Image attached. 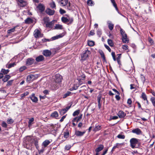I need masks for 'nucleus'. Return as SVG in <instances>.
I'll return each instance as SVG.
<instances>
[{
    "label": "nucleus",
    "instance_id": "nucleus-41",
    "mask_svg": "<svg viewBox=\"0 0 155 155\" xmlns=\"http://www.w3.org/2000/svg\"><path fill=\"white\" fill-rule=\"evenodd\" d=\"M80 110H76L73 113V115L75 116L76 115H78L80 113Z\"/></svg>",
    "mask_w": 155,
    "mask_h": 155
},
{
    "label": "nucleus",
    "instance_id": "nucleus-17",
    "mask_svg": "<svg viewBox=\"0 0 155 155\" xmlns=\"http://www.w3.org/2000/svg\"><path fill=\"white\" fill-rule=\"evenodd\" d=\"M85 131H76L75 132V135L78 137L82 136L85 133Z\"/></svg>",
    "mask_w": 155,
    "mask_h": 155
},
{
    "label": "nucleus",
    "instance_id": "nucleus-40",
    "mask_svg": "<svg viewBox=\"0 0 155 155\" xmlns=\"http://www.w3.org/2000/svg\"><path fill=\"white\" fill-rule=\"evenodd\" d=\"M61 20L64 23H66L68 22V19L67 18L64 17H63L61 18Z\"/></svg>",
    "mask_w": 155,
    "mask_h": 155
},
{
    "label": "nucleus",
    "instance_id": "nucleus-27",
    "mask_svg": "<svg viewBox=\"0 0 155 155\" xmlns=\"http://www.w3.org/2000/svg\"><path fill=\"white\" fill-rule=\"evenodd\" d=\"M110 1L112 3L113 6L115 8L116 10L117 11H118V9L117 7V4H116L115 0H110Z\"/></svg>",
    "mask_w": 155,
    "mask_h": 155
},
{
    "label": "nucleus",
    "instance_id": "nucleus-15",
    "mask_svg": "<svg viewBox=\"0 0 155 155\" xmlns=\"http://www.w3.org/2000/svg\"><path fill=\"white\" fill-rule=\"evenodd\" d=\"M37 7L41 12L44 11L45 8V6L41 4H39Z\"/></svg>",
    "mask_w": 155,
    "mask_h": 155
},
{
    "label": "nucleus",
    "instance_id": "nucleus-36",
    "mask_svg": "<svg viewBox=\"0 0 155 155\" xmlns=\"http://www.w3.org/2000/svg\"><path fill=\"white\" fill-rule=\"evenodd\" d=\"M107 42L108 45L111 47H113L114 46V44L112 41L110 39H108L107 40Z\"/></svg>",
    "mask_w": 155,
    "mask_h": 155
},
{
    "label": "nucleus",
    "instance_id": "nucleus-50",
    "mask_svg": "<svg viewBox=\"0 0 155 155\" xmlns=\"http://www.w3.org/2000/svg\"><path fill=\"white\" fill-rule=\"evenodd\" d=\"M101 31L100 29H98L97 31V34L99 37H101Z\"/></svg>",
    "mask_w": 155,
    "mask_h": 155
},
{
    "label": "nucleus",
    "instance_id": "nucleus-52",
    "mask_svg": "<svg viewBox=\"0 0 155 155\" xmlns=\"http://www.w3.org/2000/svg\"><path fill=\"white\" fill-rule=\"evenodd\" d=\"M73 18H69L68 19V24H71L73 21Z\"/></svg>",
    "mask_w": 155,
    "mask_h": 155
},
{
    "label": "nucleus",
    "instance_id": "nucleus-44",
    "mask_svg": "<svg viewBox=\"0 0 155 155\" xmlns=\"http://www.w3.org/2000/svg\"><path fill=\"white\" fill-rule=\"evenodd\" d=\"M117 137L119 139H124L125 138V136L119 134L117 136Z\"/></svg>",
    "mask_w": 155,
    "mask_h": 155
},
{
    "label": "nucleus",
    "instance_id": "nucleus-48",
    "mask_svg": "<svg viewBox=\"0 0 155 155\" xmlns=\"http://www.w3.org/2000/svg\"><path fill=\"white\" fill-rule=\"evenodd\" d=\"M7 122L8 124H11L13 123L14 120L12 119H8L7 120Z\"/></svg>",
    "mask_w": 155,
    "mask_h": 155
},
{
    "label": "nucleus",
    "instance_id": "nucleus-12",
    "mask_svg": "<svg viewBox=\"0 0 155 155\" xmlns=\"http://www.w3.org/2000/svg\"><path fill=\"white\" fill-rule=\"evenodd\" d=\"M132 132L136 134L137 135H140L141 134L142 131L141 130L138 128H137L133 130Z\"/></svg>",
    "mask_w": 155,
    "mask_h": 155
},
{
    "label": "nucleus",
    "instance_id": "nucleus-18",
    "mask_svg": "<svg viewBox=\"0 0 155 155\" xmlns=\"http://www.w3.org/2000/svg\"><path fill=\"white\" fill-rule=\"evenodd\" d=\"M118 115L120 118H122L125 116L126 114L123 111L120 110L119 111Z\"/></svg>",
    "mask_w": 155,
    "mask_h": 155
},
{
    "label": "nucleus",
    "instance_id": "nucleus-60",
    "mask_svg": "<svg viewBox=\"0 0 155 155\" xmlns=\"http://www.w3.org/2000/svg\"><path fill=\"white\" fill-rule=\"evenodd\" d=\"M104 46H105V48L107 49L110 52H111V49L108 45H105Z\"/></svg>",
    "mask_w": 155,
    "mask_h": 155
},
{
    "label": "nucleus",
    "instance_id": "nucleus-2",
    "mask_svg": "<svg viewBox=\"0 0 155 155\" xmlns=\"http://www.w3.org/2000/svg\"><path fill=\"white\" fill-rule=\"evenodd\" d=\"M90 54V52L88 50H87L82 53L81 58L82 60H85L88 57Z\"/></svg>",
    "mask_w": 155,
    "mask_h": 155
},
{
    "label": "nucleus",
    "instance_id": "nucleus-37",
    "mask_svg": "<svg viewBox=\"0 0 155 155\" xmlns=\"http://www.w3.org/2000/svg\"><path fill=\"white\" fill-rule=\"evenodd\" d=\"M16 27H14L13 28H12L10 29H9L7 31V33L8 34H10L12 32H14L15 30V28H16Z\"/></svg>",
    "mask_w": 155,
    "mask_h": 155
},
{
    "label": "nucleus",
    "instance_id": "nucleus-56",
    "mask_svg": "<svg viewBox=\"0 0 155 155\" xmlns=\"http://www.w3.org/2000/svg\"><path fill=\"white\" fill-rule=\"evenodd\" d=\"M122 48L125 50H127L128 49V46L126 45H123Z\"/></svg>",
    "mask_w": 155,
    "mask_h": 155
},
{
    "label": "nucleus",
    "instance_id": "nucleus-62",
    "mask_svg": "<svg viewBox=\"0 0 155 155\" xmlns=\"http://www.w3.org/2000/svg\"><path fill=\"white\" fill-rule=\"evenodd\" d=\"M119 95L120 94H116L115 96V98L117 101H119L120 99V97Z\"/></svg>",
    "mask_w": 155,
    "mask_h": 155
},
{
    "label": "nucleus",
    "instance_id": "nucleus-63",
    "mask_svg": "<svg viewBox=\"0 0 155 155\" xmlns=\"http://www.w3.org/2000/svg\"><path fill=\"white\" fill-rule=\"evenodd\" d=\"M60 12L61 14H63L65 13V11L62 8H60Z\"/></svg>",
    "mask_w": 155,
    "mask_h": 155
},
{
    "label": "nucleus",
    "instance_id": "nucleus-20",
    "mask_svg": "<svg viewBox=\"0 0 155 155\" xmlns=\"http://www.w3.org/2000/svg\"><path fill=\"white\" fill-rule=\"evenodd\" d=\"M107 23L109 29L110 30H112L114 28V25L111 23V21H108L107 22Z\"/></svg>",
    "mask_w": 155,
    "mask_h": 155
},
{
    "label": "nucleus",
    "instance_id": "nucleus-43",
    "mask_svg": "<svg viewBox=\"0 0 155 155\" xmlns=\"http://www.w3.org/2000/svg\"><path fill=\"white\" fill-rule=\"evenodd\" d=\"M29 94V92L26 91L24 93L21 94V98H24L25 96L28 95Z\"/></svg>",
    "mask_w": 155,
    "mask_h": 155
},
{
    "label": "nucleus",
    "instance_id": "nucleus-31",
    "mask_svg": "<svg viewBox=\"0 0 155 155\" xmlns=\"http://www.w3.org/2000/svg\"><path fill=\"white\" fill-rule=\"evenodd\" d=\"M54 29H62V26L59 24H56L54 27Z\"/></svg>",
    "mask_w": 155,
    "mask_h": 155
},
{
    "label": "nucleus",
    "instance_id": "nucleus-59",
    "mask_svg": "<svg viewBox=\"0 0 155 155\" xmlns=\"http://www.w3.org/2000/svg\"><path fill=\"white\" fill-rule=\"evenodd\" d=\"M118 144H119V143H117L116 144V146H114L113 147L111 150V152H112V153L114 151V150L117 147V145Z\"/></svg>",
    "mask_w": 155,
    "mask_h": 155
},
{
    "label": "nucleus",
    "instance_id": "nucleus-23",
    "mask_svg": "<svg viewBox=\"0 0 155 155\" xmlns=\"http://www.w3.org/2000/svg\"><path fill=\"white\" fill-rule=\"evenodd\" d=\"M82 114H81L78 117H75L73 119V121H76L77 123L79 121L81 120V119L82 117Z\"/></svg>",
    "mask_w": 155,
    "mask_h": 155
},
{
    "label": "nucleus",
    "instance_id": "nucleus-1",
    "mask_svg": "<svg viewBox=\"0 0 155 155\" xmlns=\"http://www.w3.org/2000/svg\"><path fill=\"white\" fill-rule=\"evenodd\" d=\"M139 140L136 138H132L130 140V146L132 148L135 147L136 144L139 143Z\"/></svg>",
    "mask_w": 155,
    "mask_h": 155
},
{
    "label": "nucleus",
    "instance_id": "nucleus-14",
    "mask_svg": "<svg viewBox=\"0 0 155 155\" xmlns=\"http://www.w3.org/2000/svg\"><path fill=\"white\" fill-rule=\"evenodd\" d=\"M65 34L64 33H62L59 35H57L56 36H54L51 38L52 40H55L58 38H61L64 36Z\"/></svg>",
    "mask_w": 155,
    "mask_h": 155
},
{
    "label": "nucleus",
    "instance_id": "nucleus-19",
    "mask_svg": "<svg viewBox=\"0 0 155 155\" xmlns=\"http://www.w3.org/2000/svg\"><path fill=\"white\" fill-rule=\"evenodd\" d=\"M68 110V107H66L64 109L59 110V112L60 114L61 115L64 114Z\"/></svg>",
    "mask_w": 155,
    "mask_h": 155
},
{
    "label": "nucleus",
    "instance_id": "nucleus-13",
    "mask_svg": "<svg viewBox=\"0 0 155 155\" xmlns=\"http://www.w3.org/2000/svg\"><path fill=\"white\" fill-rule=\"evenodd\" d=\"M104 148V146L102 144H100L98 146V147L96 148L95 151L97 153L101 151Z\"/></svg>",
    "mask_w": 155,
    "mask_h": 155
},
{
    "label": "nucleus",
    "instance_id": "nucleus-61",
    "mask_svg": "<svg viewBox=\"0 0 155 155\" xmlns=\"http://www.w3.org/2000/svg\"><path fill=\"white\" fill-rule=\"evenodd\" d=\"M59 50V49H58V48H56L53 49L52 50V52H54V54H55V53H57L58 52V51Z\"/></svg>",
    "mask_w": 155,
    "mask_h": 155
},
{
    "label": "nucleus",
    "instance_id": "nucleus-16",
    "mask_svg": "<svg viewBox=\"0 0 155 155\" xmlns=\"http://www.w3.org/2000/svg\"><path fill=\"white\" fill-rule=\"evenodd\" d=\"M55 77L56 78V79L55 81L56 82L59 83L61 82L62 79V77L59 74H57L55 75Z\"/></svg>",
    "mask_w": 155,
    "mask_h": 155
},
{
    "label": "nucleus",
    "instance_id": "nucleus-24",
    "mask_svg": "<svg viewBox=\"0 0 155 155\" xmlns=\"http://www.w3.org/2000/svg\"><path fill=\"white\" fill-rule=\"evenodd\" d=\"M50 142L49 140H45L43 142L42 145L44 147H46L49 144Z\"/></svg>",
    "mask_w": 155,
    "mask_h": 155
},
{
    "label": "nucleus",
    "instance_id": "nucleus-64",
    "mask_svg": "<svg viewBox=\"0 0 155 155\" xmlns=\"http://www.w3.org/2000/svg\"><path fill=\"white\" fill-rule=\"evenodd\" d=\"M132 101L130 98H129L127 101V103L129 105H131L132 104Z\"/></svg>",
    "mask_w": 155,
    "mask_h": 155
},
{
    "label": "nucleus",
    "instance_id": "nucleus-26",
    "mask_svg": "<svg viewBox=\"0 0 155 155\" xmlns=\"http://www.w3.org/2000/svg\"><path fill=\"white\" fill-rule=\"evenodd\" d=\"M120 33L122 36V38H126V37H127V35L125 31L122 28L120 29Z\"/></svg>",
    "mask_w": 155,
    "mask_h": 155
},
{
    "label": "nucleus",
    "instance_id": "nucleus-28",
    "mask_svg": "<svg viewBox=\"0 0 155 155\" xmlns=\"http://www.w3.org/2000/svg\"><path fill=\"white\" fill-rule=\"evenodd\" d=\"M48 127L51 129L52 131L53 130L54 131V132H55L56 128L54 127V125L53 124H50L49 125Z\"/></svg>",
    "mask_w": 155,
    "mask_h": 155
},
{
    "label": "nucleus",
    "instance_id": "nucleus-38",
    "mask_svg": "<svg viewBox=\"0 0 155 155\" xmlns=\"http://www.w3.org/2000/svg\"><path fill=\"white\" fill-rule=\"evenodd\" d=\"M141 97L144 101H145L146 100H147V95H146V94L144 92L142 93Z\"/></svg>",
    "mask_w": 155,
    "mask_h": 155
},
{
    "label": "nucleus",
    "instance_id": "nucleus-6",
    "mask_svg": "<svg viewBox=\"0 0 155 155\" xmlns=\"http://www.w3.org/2000/svg\"><path fill=\"white\" fill-rule=\"evenodd\" d=\"M30 98L33 102L37 103L38 101L37 97L35 96V94L34 93L30 96Z\"/></svg>",
    "mask_w": 155,
    "mask_h": 155
},
{
    "label": "nucleus",
    "instance_id": "nucleus-54",
    "mask_svg": "<svg viewBox=\"0 0 155 155\" xmlns=\"http://www.w3.org/2000/svg\"><path fill=\"white\" fill-rule=\"evenodd\" d=\"M148 41L151 44H153L154 41L150 37H149L148 38Z\"/></svg>",
    "mask_w": 155,
    "mask_h": 155
},
{
    "label": "nucleus",
    "instance_id": "nucleus-4",
    "mask_svg": "<svg viewBox=\"0 0 155 155\" xmlns=\"http://www.w3.org/2000/svg\"><path fill=\"white\" fill-rule=\"evenodd\" d=\"M36 76L35 75L30 74L28 75L27 77V81L30 82L33 81L35 79Z\"/></svg>",
    "mask_w": 155,
    "mask_h": 155
},
{
    "label": "nucleus",
    "instance_id": "nucleus-35",
    "mask_svg": "<svg viewBox=\"0 0 155 155\" xmlns=\"http://www.w3.org/2000/svg\"><path fill=\"white\" fill-rule=\"evenodd\" d=\"M87 3L88 5L91 6H93L94 3V2L91 0H88L87 2Z\"/></svg>",
    "mask_w": 155,
    "mask_h": 155
},
{
    "label": "nucleus",
    "instance_id": "nucleus-25",
    "mask_svg": "<svg viewBox=\"0 0 155 155\" xmlns=\"http://www.w3.org/2000/svg\"><path fill=\"white\" fill-rule=\"evenodd\" d=\"M58 114L57 111H54L51 114V117H52L57 119L58 117Z\"/></svg>",
    "mask_w": 155,
    "mask_h": 155
},
{
    "label": "nucleus",
    "instance_id": "nucleus-57",
    "mask_svg": "<svg viewBox=\"0 0 155 155\" xmlns=\"http://www.w3.org/2000/svg\"><path fill=\"white\" fill-rule=\"evenodd\" d=\"M35 145L36 146L37 148L38 147V140H36L35 141L34 143Z\"/></svg>",
    "mask_w": 155,
    "mask_h": 155
},
{
    "label": "nucleus",
    "instance_id": "nucleus-39",
    "mask_svg": "<svg viewBox=\"0 0 155 155\" xmlns=\"http://www.w3.org/2000/svg\"><path fill=\"white\" fill-rule=\"evenodd\" d=\"M122 40L124 43H128L129 42V40L127 38V37L125 38H122Z\"/></svg>",
    "mask_w": 155,
    "mask_h": 155
},
{
    "label": "nucleus",
    "instance_id": "nucleus-33",
    "mask_svg": "<svg viewBox=\"0 0 155 155\" xmlns=\"http://www.w3.org/2000/svg\"><path fill=\"white\" fill-rule=\"evenodd\" d=\"M99 53L101 55V57L104 60H105V57L104 56V54L102 50L99 51Z\"/></svg>",
    "mask_w": 155,
    "mask_h": 155
},
{
    "label": "nucleus",
    "instance_id": "nucleus-22",
    "mask_svg": "<svg viewBox=\"0 0 155 155\" xmlns=\"http://www.w3.org/2000/svg\"><path fill=\"white\" fill-rule=\"evenodd\" d=\"M49 5L51 8L55 9H56L55 3L53 1H52V2L49 4Z\"/></svg>",
    "mask_w": 155,
    "mask_h": 155
},
{
    "label": "nucleus",
    "instance_id": "nucleus-21",
    "mask_svg": "<svg viewBox=\"0 0 155 155\" xmlns=\"http://www.w3.org/2000/svg\"><path fill=\"white\" fill-rule=\"evenodd\" d=\"M54 22L52 21L51 22H47L46 23V26L47 27L51 28L54 25Z\"/></svg>",
    "mask_w": 155,
    "mask_h": 155
},
{
    "label": "nucleus",
    "instance_id": "nucleus-47",
    "mask_svg": "<svg viewBox=\"0 0 155 155\" xmlns=\"http://www.w3.org/2000/svg\"><path fill=\"white\" fill-rule=\"evenodd\" d=\"M1 125L2 127L4 128H6L7 127V124L4 121H2Z\"/></svg>",
    "mask_w": 155,
    "mask_h": 155
},
{
    "label": "nucleus",
    "instance_id": "nucleus-32",
    "mask_svg": "<svg viewBox=\"0 0 155 155\" xmlns=\"http://www.w3.org/2000/svg\"><path fill=\"white\" fill-rule=\"evenodd\" d=\"M101 128V126L99 125H96L95 127L94 130V131H97L100 130Z\"/></svg>",
    "mask_w": 155,
    "mask_h": 155
},
{
    "label": "nucleus",
    "instance_id": "nucleus-8",
    "mask_svg": "<svg viewBox=\"0 0 155 155\" xmlns=\"http://www.w3.org/2000/svg\"><path fill=\"white\" fill-rule=\"evenodd\" d=\"M57 1L59 4L62 6H65L68 2V0H57Z\"/></svg>",
    "mask_w": 155,
    "mask_h": 155
},
{
    "label": "nucleus",
    "instance_id": "nucleus-42",
    "mask_svg": "<svg viewBox=\"0 0 155 155\" xmlns=\"http://www.w3.org/2000/svg\"><path fill=\"white\" fill-rule=\"evenodd\" d=\"M9 70L8 69L5 70V69H2L1 71L4 74H8L9 72Z\"/></svg>",
    "mask_w": 155,
    "mask_h": 155
},
{
    "label": "nucleus",
    "instance_id": "nucleus-34",
    "mask_svg": "<svg viewBox=\"0 0 155 155\" xmlns=\"http://www.w3.org/2000/svg\"><path fill=\"white\" fill-rule=\"evenodd\" d=\"M150 101L151 102L153 106L155 107V97H151L150 98Z\"/></svg>",
    "mask_w": 155,
    "mask_h": 155
},
{
    "label": "nucleus",
    "instance_id": "nucleus-49",
    "mask_svg": "<svg viewBox=\"0 0 155 155\" xmlns=\"http://www.w3.org/2000/svg\"><path fill=\"white\" fill-rule=\"evenodd\" d=\"M26 68L25 66H23L21 67L19 69V71L20 72H22L24 70H25Z\"/></svg>",
    "mask_w": 155,
    "mask_h": 155
},
{
    "label": "nucleus",
    "instance_id": "nucleus-7",
    "mask_svg": "<svg viewBox=\"0 0 155 155\" xmlns=\"http://www.w3.org/2000/svg\"><path fill=\"white\" fill-rule=\"evenodd\" d=\"M18 4L21 7H24L27 4L26 2L22 0H18Z\"/></svg>",
    "mask_w": 155,
    "mask_h": 155
},
{
    "label": "nucleus",
    "instance_id": "nucleus-30",
    "mask_svg": "<svg viewBox=\"0 0 155 155\" xmlns=\"http://www.w3.org/2000/svg\"><path fill=\"white\" fill-rule=\"evenodd\" d=\"M34 121V119L33 118H31L29 120L28 122V126L29 127H30L31 125L33 124V122Z\"/></svg>",
    "mask_w": 155,
    "mask_h": 155
},
{
    "label": "nucleus",
    "instance_id": "nucleus-3",
    "mask_svg": "<svg viewBox=\"0 0 155 155\" xmlns=\"http://www.w3.org/2000/svg\"><path fill=\"white\" fill-rule=\"evenodd\" d=\"M34 34L35 38H36L41 37H42L43 35L41 33L40 31L38 29H36L35 30Z\"/></svg>",
    "mask_w": 155,
    "mask_h": 155
},
{
    "label": "nucleus",
    "instance_id": "nucleus-55",
    "mask_svg": "<svg viewBox=\"0 0 155 155\" xmlns=\"http://www.w3.org/2000/svg\"><path fill=\"white\" fill-rule=\"evenodd\" d=\"M139 2L142 3H145L147 2L148 0H137Z\"/></svg>",
    "mask_w": 155,
    "mask_h": 155
},
{
    "label": "nucleus",
    "instance_id": "nucleus-29",
    "mask_svg": "<svg viewBox=\"0 0 155 155\" xmlns=\"http://www.w3.org/2000/svg\"><path fill=\"white\" fill-rule=\"evenodd\" d=\"M25 22L26 24H30L32 22V20L30 18H27L25 20Z\"/></svg>",
    "mask_w": 155,
    "mask_h": 155
},
{
    "label": "nucleus",
    "instance_id": "nucleus-58",
    "mask_svg": "<svg viewBox=\"0 0 155 155\" xmlns=\"http://www.w3.org/2000/svg\"><path fill=\"white\" fill-rule=\"evenodd\" d=\"M13 80H10L8 81L6 84L7 86H10L11 85L13 81Z\"/></svg>",
    "mask_w": 155,
    "mask_h": 155
},
{
    "label": "nucleus",
    "instance_id": "nucleus-5",
    "mask_svg": "<svg viewBox=\"0 0 155 155\" xmlns=\"http://www.w3.org/2000/svg\"><path fill=\"white\" fill-rule=\"evenodd\" d=\"M42 54L46 57H49L51 55L52 52L48 50H45L43 51Z\"/></svg>",
    "mask_w": 155,
    "mask_h": 155
},
{
    "label": "nucleus",
    "instance_id": "nucleus-45",
    "mask_svg": "<svg viewBox=\"0 0 155 155\" xmlns=\"http://www.w3.org/2000/svg\"><path fill=\"white\" fill-rule=\"evenodd\" d=\"M88 45L90 46H92L94 45V41H89L88 42Z\"/></svg>",
    "mask_w": 155,
    "mask_h": 155
},
{
    "label": "nucleus",
    "instance_id": "nucleus-11",
    "mask_svg": "<svg viewBox=\"0 0 155 155\" xmlns=\"http://www.w3.org/2000/svg\"><path fill=\"white\" fill-rule=\"evenodd\" d=\"M55 11L54 10H52L49 8H47L46 10V13L49 15H53Z\"/></svg>",
    "mask_w": 155,
    "mask_h": 155
},
{
    "label": "nucleus",
    "instance_id": "nucleus-9",
    "mask_svg": "<svg viewBox=\"0 0 155 155\" xmlns=\"http://www.w3.org/2000/svg\"><path fill=\"white\" fill-rule=\"evenodd\" d=\"M34 61V60L32 58H28L26 61V65L27 66H29L31 65Z\"/></svg>",
    "mask_w": 155,
    "mask_h": 155
},
{
    "label": "nucleus",
    "instance_id": "nucleus-53",
    "mask_svg": "<svg viewBox=\"0 0 155 155\" xmlns=\"http://www.w3.org/2000/svg\"><path fill=\"white\" fill-rule=\"evenodd\" d=\"M111 55L113 57V60H114V61H115L116 60V59L115 57V52H112L111 53Z\"/></svg>",
    "mask_w": 155,
    "mask_h": 155
},
{
    "label": "nucleus",
    "instance_id": "nucleus-10",
    "mask_svg": "<svg viewBox=\"0 0 155 155\" xmlns=\"http://www.w3.org/2000/svg\"><path fill=\"white\" fill-rule=\"evenodd\" d=\"M45 58L42 55H40L37 57L35 59L36 61L37 62H40L43 61H44Z\"/></svg>",
    "mask_w": 155,
    "mask_h": 155
},
{
    "label": "nucleus",
    "instance_id": "nucleus-46",
    "mask_svg": "<svg viewBox=\"0 0 155 155\" xmlns=\"http://www.w3.org/2000/svg\"><path fill=\"white\" fill-rule=\"evenodd\" d=\"M15 65V63H11V64H9L8 65H7V66H7V67L8 68H11L12 67H14V66Z\"/></svg>",
    "mask_w": 155,
    "mask_h": 155
},
{
    "label": "nucleus",
    "instance_id": "nucleus-51",
    "mask_svg": "<svg viewBox=\"0 0 155 155\" xmlns=\"http://www.w3.org/2000/svg\"><path fill=\"white\" fill-rule=\"evenodd\" d=\"M79 86L78 84H77L76 85H75L74 86L73 89H71V88L70 90L72 91L73 90H76L78 89V88L79 87Z\"/></svg>",
    "mask_w": 155,
    "mask_h": 155
}]
</instances>
